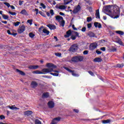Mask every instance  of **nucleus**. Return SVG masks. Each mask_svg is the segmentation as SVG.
Wrapping results in <instances>:
<instances>
[{"label": "nucleus", "mask_w": 124, "mask_h": 124, "mask_svg": "<svg viewBox=\"0 0 124 124\" xmlns=\"http://www.w3.org/2000/svg\"><path fill=\"white\" fill-rule=\"evenodd\" d=\"M46 27L49 28L50 30H56V26L53 24H47L46 25Z\"/></svg>", "instance_id": "nucleus-17"}, {"label": "nucleus", "mask_w": 124, "mask_h": 124, "mask_svg": "<svg viewBox=\"0 0 124 124\" xmlns=\"http://www.w3.org/2000/svg\"><path fill=\"white\" fill-rule=\"evenodd\" d=\"M87 9L90 12H93V8L92 7H88Z\"/></svg>", "instance_id": "nucleus-44"}, {"label": "nucleus", "mask_w": 124, "mask_h": 124, "mask_svg": "<svg viewBox=\"0 0 124 124\" xmlns=\"http://www.w3.org/2000/svg\"><path fill=\"white\" fill-rule=\"evenodd\" d=\"M111 9V5H108L104 7V11H106L107 12H108L109 13H111L112 11L110 10Z\"/></svg>", "instance_id": "nucleus-14"}, {"label": "nucleus", "mask_w": 124, "mask_h": 124, "mask_svg": "<svg viewBox=\"0 0 124 124\" xmlns=\"http://www.w3.org/2000/svg\"><path fill=\"white\" fill-rule=\"evenodd\" d=\"M4 4H5V5H6V6H7L8 8L10 7L11 5L8 2H4Z\"/></svg>", "instance_id": "nucleus-43"}, {"label": "nucleus", "mask_w": 124, "mask_h": 124, "mask_svg": "<svg viewBox=\"0 0 124 124\" xmlns=\"http://www.w3.org/2000/svg\"><path fill=\"white\" fill-rule=\"evenodd\" d=\"M81 10V6L80 5H78L74 9L73 11V13L74 14H76V13H78L79 11Z\"/></svg>", "instance_id": "nucleus-9"}, {"label": "nucleus", "mask_w": 124, "mask_h": 124, "mask_svg": "<svg viewBox=\"0 0 124 124\" xmlns=\"http://www.w3.org/2000/svg\"><path fill=\"white\" fill-rule=\"evenodd\" d=\"M41 6H42L43 8H44V9H45V8H46V6H45L44 3H41Z\"/></svg>", "instance_id": "nucleus-55"}, {"label": "nucleus", "mask_w": 124, "mask_h": 124, "mask_svg": "<svg viewBox=\"0 0 124 124\" xmlns=\"http://www.w3.org/2000/svg\"><path fill=\"white\" fill-rule=\"evenodd\" d=\"M64 69H65V70H67V71L70 72V73H72V75L73 76H74L75 77H78L79 76V75H78V74L74 73V71L71 70L68 67H64Z\"/></svg>", "instance_id": "nucleus-6"}, {"label": "nucleus", "mask_w": 124, "mask_h": 124, "mask_svg": "<svg viewBox=\"0 0 124 124\" xmlns=\"http://www.w3.org/2000/svg\"><path fill=\"white\" fill-rule=\"evenodd\" d=\"M35 124H41V121H40V120H38V119H36L35 121Z\"/></svg>", "instance_id": "nucleus-38"}, {"label": "nucleus", "mask_w": 124, "mask_h": 124, "mask_svg": "<svg viewBox=\"0 0 124 124\" xmlns=\"http://www.w3.org/2000/svg\"><path fill=\"white\" fill-rule=\"evenodd\" d=\"M59 9H66V6L64 5H61L59 7Z\"/></svg>", "instance_id": "nucleus-39"}, {"label": "nucleus", "mask_w": 124, "mask_h": 124, "mask_svg": "<svg viewBox=\"0 0 124 124\" xmlns=\"http://www.w3.org/2000/svg\"><path fill=\"white\" fill-rule=\"evenodd\" d=\"M8 13H9V14L12 15V16H16V13H15V12H12L9 11Z\"/></svg>", "instance_id": "nucleus-40"}, {"label": "nucleus", "mask_w": 124, "mask_h": 124, "mask_svg": "<svg viewBox=\"0 0 124 124\" xmlns=\"http://www.w3.org/2000/svg\"><path fill=\"white\" fill-rule=\"evenodd\" d=\"M81 31L85 32V31H86V27L82 28L81 29Z\"/></svg>", "instance_id": "nucleus-58"}, {"label": "nucleus", "mask_w": 124, "mask_h": 124, "mask_svg": "<svg viewBox=\"0 0 124 124\" xmlns=\"http://www.w3.org/2000/svg\"><path fill=\"white\" fill-rule=\"evenodd\" d=\"M20 14H22V15H25V16H29V13H28L27 11L25 9L21 10L20 12Z\"/></svg>", "instance_id": "nucleus-23"}, {"label": "nucleus", "mask_w": 124, "mask_h": 124, "mask_svg": "<svg viewBox=\"0 0 124 124\" xmlns=\"http://www.w3.org/2000/svg\"><path fill=\"white\" fill-rule=\"evenodd\" d=\"M43 32L46 34V35H49V34L50 33V31L47 30V29H44L43 30Z\"/></svg>", "instance_id": "nucleus-27"}, {"label": "nucleus", "mask_w": 124, "mask_h": 124, "mask_svg": "<svg viewBox=\"0 0 124 124\" xmlns=\"http://www.w3.org/2000/svg\"><path fill=\"white\" fill-rule=\"evenodd\" d=\"M29 36L31 38H33L34 37V36H35V35L34 34H33L32 32H30V33H29Z\"/></svg>", "instance_id": "nucleus-34"}, {"label": "nucleus", "mask_w": 124, "mask_h": 124, "mask_svg": "<svg viewBox=\"0 0 124 124\" xmlns=\"http://www.w3.org/2000/svg\"><path fill=\"white\" fill-rule=\"evenodd\" d=\"M27 23H30V25H32V19H28Z\"/></svg>", "instance_id": "nucleus-45"}, {"label": "nucleus", "mask_w": 124, "mask_h": 124, "mask_svg": "<svg viewBox=\"0 0 124 124\" xmlns=\"http://www.w3.org/2000/svg\"><path fill=\"white\" fill-rule=\"evenodd\" d=\"M2 16L4 20H7L9 17L5 15H2Z\"/></svg>", "instance_id": "nucleus-36"}, {"label": "nucleus", "mask_w": 124, "mask_h": 124, "mask_svg": "<svg viewBox=\"0 0 124 124\" xmlns=\"http://www.w3.org/2000/svg\"><path fill=\"white\" fill-rule=\"evenodd\" d=\"M94 26L95 28L98 27V29H101V28H102V25L98 22H94Z\"/></svg>", "instance_id": "nucleus-19"}, {"label": "nucleus", "mask_w": 124, "mask_h": 124, "mask_svg": "<svg viewBox=\"0 0 124 124\" xmlns=\"http://www.w3.org/2000/svg\"><path fill=\"white\" fill-rule=\"evenodd\" d=\"M13 24L15 25V27H18V26L21 24V22L17 21L16 22H14Z\"/></svg>", "instance_id": "nucleus-35"}, {"label": "nucleus", "mask_w": 124, "mask_h": 124, "mask_svg": "<svg viewBox=\"0 0 124 124\" xmlns=\"http://www.w3.org/2000/svg\"><path fill=\"white\" fill-rule=\"evenodd\" d=\"M59 15H61V16H65V15L63 13H62V12H60Z\"/></svg>", "instance_id": "nucleus-62"}, {"label": "nucleus", "mask_w": 124, "mask_h": 124, "mask_svg": "<svg viewBox=\"0 0 124 124\" xmlns=\"http://www.w3.org/2000/svg\"><path fill=\"white\" fill-rule=\"evenodd\" d=\"M72 32H74L75 35L73 34L71 35V39H72V40H75L76 39V37H80V36H79V33H78V32L76 31H72Z\"/></svg>", "instance_id": "nucleus-7"}, {"label": "nucleus", "mask_w": 124, "mask_h": 124, "mask_svg": "<svg viewBox=\"0 0 124 124\" xmlns=\"http://www.w3.org/2000/svg\"><path fill=\"white\" fill-rule=\"evenodd\" d=\"M71 34H72V31L70 30L66 31V34L64 35V37L65 38H68V37H69Z\"/></svg>", "instance_id": "nucleus-15"}, {"label": "nucleus", "mask_w": 124, "mask_h": 124, "mask_svg": "<svg viewBox=\"0 0 124 124\" xmlns=\"http://www.w3.org/2000/svg\"><path fill=\"white\" fill-rule=\"evenodd\" d=\"M42 29H44V27L43 26H41L39 29V31L40 32H41V31H42Z\"/></svg>", "instance_id": "nucleus-57"}, {"label": "nucleus", "mask_w": 124, "mask_h": 124, "mask_svg": "<svg viewBox=\"0 0 124 124\" xmlns=\"http://www.w3.org/2000/svg\"><path fill=\"white\" fill-rule=\"evenodd\" d=\"M124 64H120V63H118L116 65V67H118L119 68H123L124 67Z\"/></svg>", "instance_id": "nucleus-32"}, {"label": "nucleus", "mask_w": 124, "mask_h": 124, "mask_svg": "<svg viewBox=\"0 0 124 124\" xmlns=\"http://www.w3.org/2000/svg\"><path fill=\"white\" fill-rule=\"evenodd\" d=\"M46 67L51 68H44L42 70L43 72H46V73H50V72H56L55 73H59V71L54 70L53 69L57 68V65L52 63H47L46 64Z\"/></svg>", "instance_id": "nucleus-2"}, {"label": "nucleus", "mask_w": 124, "mask_h": 124, "mask_svg": "<svg viewBox=\"0 0 124 124\" xmlns=\"http://www.w3.org/2000/svg\"><path fill=\"white\" fill-rule=\"evenodd\" d=\"M83 55H88L89 54V51L88 50H85L83 52Z\"/></svg>", "instance_id": "nucleus-50"}, {"label": "nucleus", "mask_w": 124, "mask_h": 124, "mask_svg": "<svg viewBox=\"0 0 124 124\" xmlns=\"http://www.w3.org/2000/svg\"><path fill=\"white\" fill-rule=\"evenodd\" d=\"M14 106H15V105L12 106H9L8 107V108H10V109H11V110H15V109L16 110H19V108H17L16 107H14Z\"/></svg>", "instance_id": "nucleus-28"}, {"label": "nucleus", "mask_w": 124, "mask_h": 124, "mask_svg": "<svg viewBox=\"0 0 124 124\" xmlns=\"http://www.w3.org/2000/svg\"><path fill=\"white\" fill-rule=\"evenodd\" d=\"M88 73H89L91 76H94V74H93V72H92V71H89Z\"/></svg>", "instance_id": "nucleus-46"}, {"label": "nucleus", "mask_w": 124, "mask_h": 124, "mask_svg": "<svg viewBox=\"0 0 124 124\" xmlns=\"http://www.w3.org/2000/svg\"><path fill=\"white\" fill-rule=\"evenodd\" d=\"M96 48H97V44L96 43H93L90 45L89 49L91 51H93Z\"/></svg>", "instance_id": "nucleus-8"}, {"label": "nucleus", "mask_w": 124, "mask_h": 124, "mask_svg": "<svg viewBox=\"0 0 124 124\" xmlns=\"http://www.w3.org/2000/svg\"><path fill=\"white\" fill-rule=\"evenodd\" d=\"M47 105L50 109H53V108L55 107V103H54L52 101H49L47 103Z\"/></svg>", "instance_id": "nucleus-11"}, {"label": "nucleus", "mask_w": 124, "mask_h": 124, "mask_svg": "<svg viewBox=\"0 0 124 124\" xmlns=\"http://www.w3.org/2000/svg\"><path fill=\"white\" fill-rule=\"evenodd\" d=\"M55 56L57 57H61L62 56V53L60 52H57L55 53Z\"/></svg>", "instance_id": "nucleus-42"}, {"label": "nucleus", "mask_w": 124, "mask_h": 124, "mask_svg": "<svg viewBox=\"0 0 124 124\" xmlns=\"http://www.w3.org/2000/svg\"><path fill=\"white\" fill-rule=\"evenodd\" d=\"M39 67L38 65H31L29 67V69H37Z\"/></svg>", "instance_id": "nucleus-25"}, {"label": "nucleus", "mask_w": 124, "mask_h": 124, "mask_svg": "<svg viewBox=\"0 0 124 124\" xmlns=\"http://www.w3.org/2000/svg\"><path fill=\"white\" fill-rule=\"evenodd\" d=\"M95 15L96 19H100V15H99V9L96 10Z\"/></svg>", "instance_id": "nucleus-22"}, {"label": "nucleus", "mask_w": 124, "mask_h": 124, "mask_svg": "<svg viewBox=\"0 0 124 124\" xmlns=\"http://www.w3.org/2000/svg\"><path fill=\"white\" fill-rule=\"evenodd\" d=\"M73 0H64L63 1V4L64 5H67V4H69V3H70Z\"/></svg>", "instance_id": "nucleus-26"}, {"label": "nucleus", "mask_w": 124, "mask_h": 124, "mask_svg": "<svg viewBox=\"0 0 124 124\" xmlns=\"http://www.w3.org/2000/svg\"><path fill=\"white\" fill-rule=\"evenodd\" d=\"M56 20L59 22L62 21L60 22V25H61L62 27H64V25H65V21L63 20V17H62V16H56Z\"/></svg>", "instance_id": "nucleus-4"}, {"label": "nucleus", "mask_w": 124, "mask_h": 124, "mask_svg": "<svg viewBox=\"0 0 124 124\" xmlns=\"http://www.w3.org/2000/svg\"><path fill=\"white\" fill-rule=\"evenodd\" d=\"M0 120H3V119H5V116L3 115H0Z\"/></svg>", "instance_id": "nucleus-51"}, {"label": "nucleus", "mask_w": 124, "mask_h": 124, "mask_svg": "<svg viewBox=\"0 0 124 124\" xmlns=\"http://www.w3.org/2000/svg\"><path fill=\"white\" fill-rule=\"evenodd\" d=\"M23 2H24V0H20L18 2L19 5H22L23 4Z\"/></svg>", "instance_id": "nucleus-53"}, {"label": "nucleus", "mask_w": 124, "mask_h": 124, "mask_svg": "<svg viewBox=\"0 0 124 124\" xmlns=\"http://www.w3.org/2000/svg\"><path fill=\"white\" fill-rule=\"evenodd\" d=\"M16 71L22 76H25V75H26V73H25V72L19 70V69H16Z\"/></svg>", "instance_id": "nucleus-21"}, {"label": "nucleus", "mask_w": 124, "mask_h": 124, "mask_svg": "<svg viewBox=\"0 0 124 124\" xmlns=\"http://www.w3.org/2000/svg\"><path fill=\"white\" fill-rule=\"evenodd\" d=\"M87 27L88 29H91L92 28V23H88L87 24Z\"/></svg>", "instance_id": "nucleus-54"}, {"label": "nucleus", "mask_w": 124, "mask_h": 124, "mask_svg": "<svg viewBox=\"0 0 124 124\" xmlns=\"http://www.w3.org/2000/svg\"><path fill=\"white\" fill-rule=\"evenodd\" d=\"M117 43H118V44H120V45H121L122 46H124V44L121 40V39L118 40Z\"/></svg>", "instance_id": "nucleus-33"}, {"label": "nucleus", "mask_w": 124, "mask_h": 124, "mask_svg": "<svg viewBox=\"0 0 124 124\" xmlns=\"http://www.w3.org/2000/svg\"><path fill=\"white\" fill-rule=\"evenodd\" d=\"M50 75H53V76H56L58 77L59 76V73H50Z\"/></svg>", "instance_id": "nucleus-37"}, {"label": "nucleus", "mask_w": 124, "mask_h": 124, "mask_svg": "<svg viewBox=\"0 0 124 124\" xmlns=\"http://www.w3.org/2000/svg\"><path fill=\"white\" fill-rule=\"evenodd\" d=\"M25 30L26 27H25L24 25H22L20 27L19 29L17 30V32H18V33H22L24 32Z\"/></svg>", "instance_id": "nucleus-10"}, {"label": "nucleus", "mask_w": 124, "mask_h": 124, "mask_svg": "<svg viewBox=\"0 0 124 124\" xmlns=\"http://www.w3.org/2000/svg\"><path fill=\"white\" fill-rule=\"evenodd\" d=\"M24 115H25V116H31V114H32V111L31 110H27V111H25L24 112Z\"/></svg>", "instance_id": "nucleus-20"}, {"label": "nucleus", "mask_w": 124, "mask_h": 124, "mask_svg": "<svg viewBox=\"0 0 124 124\" xmlns=\"http://www.w3.org/2000/svg\"><path fill=\"white\" fill-rule=\"evenodd\" d=\"M32 73L33 74H46V72H41L38 70L33 71Z\"/></svg>", "instance_id": "nucleus-18"}, {"label": "nucleus", "mask_w": 124, "mask_h": 124, "mask_svg": "<svg viewBox=\"0 0 124 124\" xmlns=\"http://www.w3.org/2000/svg\"><path fill=\"white\" fill-rule=\"evenodd\" d=\"M73 111L75 112V113H79V110L77 109H74Z\"/></svg>", "instance_id": "nucleus-60"}, {"label": "nucleus", "mask_w": 124, "mask_h": 124, "mask_svg": "<svg viewBox=\"0 0 124 124\" xmlns=\"http://www.w3.org/2000/svg\"><path fill=\"white\" fill-rule=\"evenodd\" d=\"M116 33H117L118 34H120V35H124V32L123 31H115Z\"/></svg>", "instance_id": "nucleus-30"}, {"label": "nucleus", "mask_w": 124, "mask_h": 124, "mask_svg": "<svg viewBox=\"0 0 124 124\" xmlns=\"http://www.w3.org/2000/svg\"><path fill=\"white\" fill-rule=\"evenodd\" d=\"M46 78H47L48 79H51L52 78V76H45Z\"/></svg>", "instance_id": "nucleus-61"}, {"label": "nucleus", "mask_w": 124, "mask_h": 124, "mask_svg": "<svg viewBox=\"0 0 124 124\" xmlns=\"http://www.w3.org/2000/svg\"><path fill=\"white\" fill-rule=\"evenodd\" d=\"M87 35L89 36V37H91V38L93 37H96L95 34H94V33H93V31H89Z\"/></svg>", "instance_id": "nucleus-16"}, {"label": "nucleus", "mask_w": 124, "mask_h": 124, "mask_svg": "<svg viewBox=\"0 0 124 124\" xmlns=\"http://www.w3.org/2000/svg\"><path fill=\"white\" fill-rule=\"evenodd\" d=\"M100 50L103 52H105V51H106V48L105 47H102L100 48Z\"/></svg>", "instance_id": "nucleus-49"}, {"label": "nucleus", "mask_w": 124, "mask_h": 124, "mask_svg": "<svg viewBox=\"0 0 124 124\" xmlns=\"http://www.w3.org/2000/svg\"><path fill=\"white\" fill-rule=\"evenodd\" d=\"M78 50V45L77 44H74L71 46L69 48V51L71 52H76Z\"/></svg>", "instance_id": "nucleus-5"}, {"label": "nucleus", "mask_w": 124, "mask_h": 124, "mask_svg": "<svg viewBox=\"0 0 124 124\" xmlns=\"http://www.w3.org/2000/svg\"><path fill=\"white\" fill-rule=\"evenodd\" d=\"M50 14H51V16H53V15H54V14H55L54 13V10L51 9L50 10Z\"/></svg>", "instance_id": "nucleus-56"}, {"label": "nucleus", "mask_w": 124, "mask_h": 124, "mask_svg": "<svg viewBox=\"0 0 124 124\" xmlns=\"http://www.w3.org/2000/svg\"><path fill=\"white\" fill-rule=\"evenodd\" d=\"M117 51V48L114 47H112L111 48V52H116Z\"/></svg>", "instance_id": "nucleus-47"}, {"label": "nucleus", "mask_w": 124, "mask_h": 124, "mask_svg": "<svg viewBox=\"0 0 124 124\" xmlns=\"http://www.w3.org/2000/svg\"><path fill=\"white\" fill-rule=\"evenodd\" d=\"M10 7H11V8H12V9L13 10H15V7L13 5H10Z\"/></svg>", "instance_id": "nucleus-63"}, {"label": "nucleus", "mask_w": 124, "mask_h": 124, "mask_svg": "<svg viewBox=\"0 0 124 124\" xmlns=\"http://www.w3.org/2000/svg\"><path fill=\"white\" fill-rule=\"evenodd\" d=\"M96 53L97 54V55H101V54L102 53V52L99 50H96Z\"/></svg>", "instance_id": "nucleus-48"}, {"label": "nucleus", "mask_w": 124, "mask_h": 124, "mask_svg": "<svg viewBox=\"0 0 124 124\" xmlns=\"http://www.w3.org/2000/svg\"><path fill=\"white\" fill-rule=\"evenodd\" d=\"M113 14H108L107 15H108L113 19H118L121 15V10L120 9V7L117 6V5H114L113 6Z\"/></svg>", "instance_id": "nucleus-1"}, {"label": "nucleus", "mask_w": 124, "mask_h": 124, "mask_svg": "<svg viewBox=\"0 0 124 124\" xmlns=\"http://www.w3.org/2000/svg\"><path fill=\"white\" fill-rule=\"evenodd\" d=\"M110 122H111V120L108 119V120H103L102 121V123L104 124H110Z\"/></svg>", "instance_id": "nucleus-29"}, {"label": "nucleus", "mask_w": 124, "mask_h": 124, "mask_svg": "<svg viewBox=\"0 0 124 124\" xmlns=\"http://www.w3.org/2000/svg\"><path fill=\"white\" fill-rule=\"evenodd\" d=\"M42 96L44 97H46V98H47V97H49V93H45L43 94Z\"/></svg>", "instance_id": "nucleus-31"}, {"label": "nucleus", "mask_w": 124, "mask_h": 124, "mask_svg": "<svg viewBox=\"0 0 124 124\" xmlns=\"http://www.w3.org/2000/svg\"><path fill=\"white\" fill-rule=\"evenodd\" d=\"M31 86L32 89H35L38 86V83L36 81H32L31 83Z\"/></svg>", "instance_id": "nucleus-13"}, {"label": "nucleus", "mask_w": 124, "mask_h": 124, "mask_svg": "<svg viewBox=\"0 0 124 124\" xmlns=\"http://www.w3.org/2000/svg\"><path fill=\"white\" fill-rule=\"evenodd\" d=\"M94 62H102V59L100 58H95L93 59Z\"/></svg>", "instance_id": "nucleus-24"}, {"label": "nucleus", "mask_w": 124, "mask_h": 124, "mask_svg": "<svg viewBox=\"0 0 124 124\" xmlns=\"http://www.w3.org/2000/svg\"><path fill=\"white\" fill-rule=\"evenodd\" d=\"M35 11H36V15H37L38 14V9H35Z\"/></svg>", "instance_id": "nucleus-64"}, {"label": "nucleus", "mask_w": 124, "mask_h": 124, "mask_svg": "<svg viewBox=\"0 0 124 124\" xmlns=\"http://www.w3.org/2000/svg\"><path fill=\"white\" fill-rule=\"evenodd\" d=\"M60 121H61V118L56 117L52 120V121L50 123V124H58V122H60Z\"/></svg>", "instance_id": "nucleus-12"}, {"label": "nucleus", "mask_w": 124, "mask_h": 124, "mask_svg": "<svg viewBox=\"0 0 124 124\" xmlns=\"http://www.w3.org/2000/svg\"><path fill=\"white\" fill-rule=\"evenodd\" d=\"M93 20V19L91 17H88L87 18V21L89 23L90 22H91V21H92Z\"/></svg>", "instance_id": "nucleus-41"}, {"label": "nucleus", "mask_w": 124, "mask_h": 124, "mask_svg": "<svg viewBox=\"0 0 124 124\" xmlns=\"http://www.w3.org/2000/svg\"><path fill=\"white\" fill-rule=\"evenodd\" d=\"M16 35H17V33H14V32H12L11 33V35H13L14 36H16Z\"/></svg>", "instance_id": "nucleus-59"}, {"label": "nucleus", "mask_w": 124, "mask_h": 124, "mask_svg": "<svg viewBox=\"0 0 124 124\" xmlns=\"http://www.w3.org/2000/svg\"><path fill=\"white\" fill-rule=\"evenodd\" d=\"M73 62H83L84 61V56H76L73 57L71 59Z\"/></svg>", "instance_id": "nucleus-3"}, {"label": "nucleus", "mask_w": 124, "mask_h": 124, "mask_svg": "<svg viewBox=\"0 0 124 124\" xmlns=\"http://www.w3.org/2000/svg\"><path fill=\"white\" fill-rule=\"evenodd\" d=\"M39 14H40V15H42V16H44V17H45V16H44V13L42 12V11H39Z\"/></svg>", "instance_id": "nucleus-52"}]
</instances>
